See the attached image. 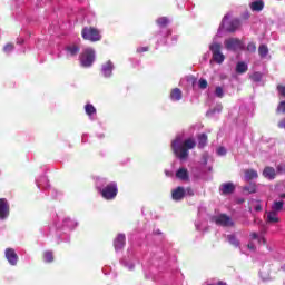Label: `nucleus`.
Instances as JSON below:
<instances>
[{"label": "nucleus", "mask_w": 285, "mask_h": 285, "mask_svg": "<svg viewBox=\"0 0 285 285\" xmlns=\"http://www.w3.org/2000/svg\"><path fill=\"white\" fill-rule=\"evenodd\" d=\"M210 222L216 224V226H223V228H230L235 226V222L227 214H219L216 216H212Z\"/></svg>", "instance_id": "nucleus-4"}, {"label": "nucleus", "mask_w": 285, "mask_h": 285, "mask_svg": "<svg viewBox=\"0 0 285 285\" xmlns=\"http://www.w3.org/2000/svg\"><path fill=\"white\" fill-rule=\"evenodd\" d=\"M12 50H14V43H7L4 47H3V52H12Z\"/></svg>", "instance_id": "nucleus-35"}, {"label": "nucleus", "mask_w": 285, "mask_h": 285, "mask_svg": "<svg viewBox=\"0 0 285 285\" xmlns=\"http://www.w3.org/2000/svg\"><path fill=\"white\" fill-rule=\"evenodd\" d=\"M248 71V65H246L245 62H238L236 65V72L238 75H244V72Z\"/></svg>", "instance_id": "nucleus-24"}, {"label": "nucleus", "mask_w": 285, "mask_h": 285, "mask_svg": "<svg viewBox=\"0 0 285 285\" xmlns=\"http://www.w3.org/2000/svg\"><path fill=\"white\" fill-rule=\"evenodd\" d=\"M247 248H248L249 250H255V244L249 243V244L247 245Z\"/></svg>", "instance_id": "nucleus-44"}, {"label": "nucleus", "mask_w": 285, "mask_h": 285, "mask_svg": "<svg viewBox=\"0 0 285 285\" xmlns=\"http://www.w3.org/2000/svg\"><path fill=\"white\" fill-rule=\"evenodd\" d=\"M255 210H256L257 213H259V210H262V205H257V206L255 207Z\"/></svg>", "instance_id": "nucleus-45"}, {"label": "nucleus", "mask_w": 285, "mask_h": 285, "mask_svg": "<svg viewBox=\"0 0 285 285\" xmlns=\"http://www.w3.org/2000/svg\"><path fill=\"white\" fill-rule=\"evenodd\" d=\"M198 87L200 88V90H206V88H208V81H206V79H200L198 82Z\"/></svg>", "instance_id": "nucleus-34"}, {"label": "nucleus", "mask_w": 285, "mask_h": 285, "mask_svg": "<svg viewBox=\"0 0 285 285\" xmlns=\"http://www.w3.org/2000/svg\"><path fill=\"white\" fill-rule=\"evenodd\" d=\"M247 51L248 52H257V45H255V42H249L247 45Z\"/></svg>", "instance_id": "nucleus-33"}, {"label": "nucleus", "mask_w": 285, "mask_h": 285, "mask_svg": "<svg viewBox=\"0 0 285 285\" xmlns=\"http://www.w3.org/2000/svg\"><path fill=\"white\" fill-rule=\"evenodd\" d=\"M112 70H115V65H112V61L108 60L105 65H102L101 71L104 77H112Z\"/></svg>", "instance_id": "nucleus-14"}, {"label": "nucleus", "mask_w": 285, "mask_h": 285, "mask_svg": "<svg viewBox=\"0 0 285 285\" xmlns=\"http://www.w3.org/2000/svg\"><path fill=\"white\" fill-rule=\"evenodd\" d=\"M80 63L83 68H90L95 63V50L86 49L80 57Z\"/></svg>", "instance_id": "nucleus-6"}, {"label": "nucleus", "mask_w": 285, "mask_h": 285, "mask_svg": "<svg viewBox=\"0 0 285 285\" xmlns=\"http://www.w3.org/2000/svg\"><path fill=\"white\" fill-rule=\"evenodd\" d=\"M180 144V138H176L171 142L173 153L176 155V157H178V159H188V150H193V148L197 146V142L195 141L194 138H187L184 140L181 145Z\"/></svg>", "instance_id": "nucleus-1"}, {"label": "nucleus", "mask_w": 285, "mask_h": 285, "mask_svg": "<svg viewBox=\"0 0 285 285\" xmlns=\"http://www.w3.org/2000/svg\"><path fill=\"white\" fill-rule=\"evenodd\" d=\"M263 177H265V179L273 180L277 177V173L275 171V168L267 166L263 170Z\"/></svg>", "instance_id": "nucleus-15"}, {"label": "nucleus", "mask_w": 285, "mask_h": 285, "mask_svg": "<svg viewBox=\"0 0 285 285\" xmlns=\"http://www.w3.org/2000/svg\"><path fill=\"white\" fill-rule=\"evenodd\" d=\"M126 246V234H118L114 240L115 250H121Z\"/></svg>", "instance_id": "nucleus-13"}, {"label": "nucleus", "mask_w": 285, "mask_h": 285, "mask_svg": "<svg viewBox=\"0 0 285 285\" xmlns=\"http://www.w3.org/2000/svg\"><path fill=\"white\" fill-rule=\"evenodd\" d=\"M209 50L213 55V60L216 62V63H224L225 59H226V56H224V53H222V43L219 42H214L209 46Z\"/></svg>", "instance_id": "nucleus-5"}, {"label": "nucleus", "mask_w": 285, "mask_h": 285, "mask_svg": "<svg viewBox=\"0 0 285 285\" xmlns=\"http://www.w3.org/2000/svg\"><path fill=\"white\" fill-rule=\"evenodd\" d=\"M227 239L232 246H235V248L239 247V239H237L236 235H228Z\"/></svg>", "instance_id": "nucleus-28"}, {"label": "nucleus", "mask_w": 285, "mask_h": 285, "mask_svg": "<svg viewBox=\"0 0 285 285\" xmlns=\"http://www.w3.org/2000/svg\"><path fill=\"white\" fill-rule=\"evenodd\" d=\"M281 199H285V193L279 195Z\"/></svg>", "instance_id": "nucleus-48"}, {"label": "nucleus", "mask_w": 285, "mask_h": 285, "mask_svg": "<svg viewBox=\"0 0 285 285\" xmlns=\"http://www.w3.org/2000/svg\"><path fill=\"white\" fill-rule=\"evenodd\" d=\"M217 285H228L226 282L219 281Z\"/></svg>", "instance_id": "nucleus-47"}, {"label": "nucleus", "mask_w": 285, "mask_h": 285, "mask_svg": "<svg viewBox=\"0 0 285 285\" xmlns=\"http://www.w3.org/2000/svg\"><path fill=\"white\" fill-rule=\"evenodd\" d=\"M244 173L245 181H253V179H257V177H259V174H257V170L255 169H246Z\"/></svg>", "instance_id": "nucleus-18"}, {"label": "nucleus", "mask_w": 285, "mask_h": 285, "mask_svg": "<svg viewBox=\"0 0 285 285\" xmlns=\"http://www.w3.org/2000/svg\"><path fill=\"white\" fill-rule=\"evenodd\" d=\"M4 256L7 262H9L11 266H17V262H19V256L17 255V252H14L13 248H7L4 252Z\"/></svg>", "instance_id": "nucleus-9"}, {"label": "nucleus", "mask_w": 285, "mask_h": 285, "mask_svg": "<svg viewBox=\"0 0 285 285\" xmlns=\"http://www.w3.org/2000/svg\"><path fill=\"white\" fill-rule=\"evenodd\" d=\"M217 155H219L220 157H224V155H226V148L219 147L217 149Z\"/></svg>", "instance_id": "nucleus-40"}, {"label": "nucleus", "mask_w": 285, "mask_h": 285, "mask_svg": "<svg viewBox=\"0 0 285 285\" xmlns=\"http://www.w3.org/2000/svg\"><path fill=\"white\" fill-rule=\"evenodd\" d=\"M85 111H86V115H88L89 117H92V115L97 114V109L95 108V106H92L90 104H87L85 106Z\"/></svg>", "instance_id": "nucleus-27"}, {"label": "nucleus", "mask_w": 285, "mask_h": 285, "mask_svg": "<svg viewBox=\"0 0 285 285\" xmlns=\"http://www.w3.org/2000/svg\"><path fill=\"white\" fill-rule=\"evenodd\" d=\"M249 8L252 12H262V10H264V1L263 0L253 1L249 4Z\"/></svg>", "instance_id": "nucleus-17"}, {"label": "nucleus", "mask_w": 285, "mask_h": 285, "mask_svg": "<svg viewBox=\"0 0 285 285\" xmlns=\"http://www.w3.org/2000/svg\"><path fill=\"white\" fill-rule=\"evenodd\" d=\"M79 50H80L79 46H77V45L67 47V51H69L71 57H75V55H79Z\"/></svg>", "instance_id": "nucleus-30"}, {"label": "nucleus", "mask_w": 285, "mask_h": 285, "mask_svg": "<svg viewBox=\"0 0 285 285\" xmlns=\"http://www.w3.org/2000/svg\"><path fill=\"white\" fill-rule=\"evenodd\" d=\"M226 50H237L242 46L239 38H229L224 41Z\"/></svg>", "instance_id": "nucleus-10"}, {"label": "nucleus", "mask_w": 285, "mask_h": 285, "mask_svg": "<svg viewBox=\"0 0 285 285\" xmlns=\"http://www.w3.org/2000/svg\"><path fill=\"white\" fill-rule=\"evenodd\" d=\"M208 136L206 134L198 135V148H206Z\"/></svg>", "instance_id": "nucleus-22"}, {"label": "nucleus", "mask_w": 285, "mask_h": 285, "mask_svg": "<svg viewBox=\"0 0 285 285\" xmlns=\"http://www.w3.org/2000/svg\"><path fill=\"white\" fill-rule=\"evenodd\" d=\"M267 223L268 224H279V217H277V212H268L267 213Z\"/></svg>", "instance_id": "nucleus-20"}, {"label": "nucleus", "mask_w": 285, "mask_h": 285, "mask_svg": "<svg viewBox=\"0 0 285 285\" xmlns=\"http://www.w3.org/2000/svg\"><path fill=\"white\" fill-rule=\"evenodd\" d=\"M215 95L222 99V97H224V89L222 87H216Z\"/></svg>", "instance_id": "nucleus-37"}, {"label": "nucleus", "mask_w": 285, "mask_h": 285, "mask_svg": "<svg viewBox=\"0 0 285 285\" xmlns=\"http://www.w3.org/2000/svg\"><path fill=\"white\" fill-rule=\"evenodd\" d=\"M243 190L249 195H253L257 193V184L250 183L248 186L243 187Z\"/></svg>", "instance_id": "nucleus-25"}, {"label": "nucleus", "mask_w": 285, "mask_h": 285, "mask_svg": "<svg viewBox=\"0 0 285 285\" xmlns=\"http://www.w3.org/2000/svg\"><path fill=\"white\" fill-rule=\"evenodd\" d=\"M228 19V16H225L222 21V26H225V30L227 32H235L237 28H239V20L234 19L226 23V20Z\"/></svg>", "instance_id": "nucleus-7"}, {"label": "nucleus", "mask_w": 285, "mask_h": 285, "mask_svg": "<svg viewBox=\"0 0 285 285\" xmlns=\"http://www.w3.org/2000/svg\"><path fill=\"white\" fill-rule=\"evenodd\" d=\"M185 195H188L189 197H193L195 195V191L193 190V188L187 187L185 189Z\"/></svg>", "instance_id": "nucleus-39"}, {"label": "nucleus", "mask_w": 285, "mask_h": 285, "mask_svg": "<svg viewBox=\"0 0 285 285\" xmlns=\"http://www.w3.org/2000/svg\"><path fill=\"white\" fill-rule=\"evenodd\" d=\"M177 179H180V181H188L190 179V176L188 174V169L181 167L176 171Z\"/></svg>", "instance_id": "nucleus-16"}, {"label": "nucleus", "mask_w": 285, "mask_h": 285, "mask_svg": "<svg viewBox=\"0 0 285 285\" xmlns=\"http://www.w3.org/2000/svg\"><path fill=\"white\" fill-rule=\"evenodd\" d=\"M249 236L252 237V239H259V235H257V233L255 232H252Z\"/></svg>", "instance_id": "nucleus-43"}, {"label": "nucleus", "mask_w": 285, "mask_h": 285, "mask_svg": "<svg viewBox=\"0 0 285 285\" xmlns=\"http://www.w3.org/2000/svg\"><path fill=\"white\" fill-rule=\"evenodd\" d=\"M276 170L279 175H285V164L277 165Z\"/></svg>", "instance_id": "nucleus-38"}, {"label": "nucleus", "mask_w": 285, "mask_h": 285, "mask_svg": "<svg viewBox=\"0 0 285 285\" xmlns=\"http://www.w3.org/2000/svg\"><path fill=\"white\" fill-rule=\"evenodd\" d=\"M276 112L285 115V100L281 101L277 106Z\"/></svg>", "instance_id": "nucleus-32"}, {"label": "nucleus", "mask_w": 285, "mask_h": 285, "mask_svg": "<svg viewBox=\"0 0 285 285\" xmlns=\"http://www.w3.org/2000/svg\"><path fill=\"white\" fill-rule=\"evenodd\" d=\"M276 90H278L281 97H285V86L277 85Z\"/></svg>", "instance_id": "nucleus-36"}, {"label": "nucleus", "mask_w": 285, "mask_h": 285, "mask_svg": "<svg viewBox=\"0 0 285 285\" xmlns=\"http://www.w3.org/2000/svg\"><path fill=\"white\" fill-rule=\"evenodd\" d=\"M118 193L119 188L117 187V183H109L100 190L101 197L108 202L115 199Z\"/></svg>", "instance_id": "nucleus-3"}, {"label": "nucleus", "mask_w": 285, "mask_h": 285, "mask_svg": "<svg viewBox=\"0 0 285 285\" xmlns=\"http://www.w3.org/2000/svg\"><path fill=\"white\" fill-rule=\"evenodd\" d=\"M186 197V189L181 186L177 187L176 189L171 190V198L174 202H181Z\"/></svg>", "instance_id": "nucleus-11"}, {"label": "nucleus", "mask_w": 285, "mask_h": 285, "mask_svg": "<svg viewBox=\"0 0 285 285\" xmlns=\"http://www.w3.org/2000/svg\"><path fill=\"white\" fill-rule=\"evenodd\" d=\"M250 16L247 13V17H246V19H248Z\"/></svg>", "instance_id": "nucleus-49"}, {"label": "nucleus", "mask_w": 285, "mask_h": 285, "mask_svg": "<svg viewBox=\"0 0 285 285\" xmlns=\"http://www.w3.org/2000/svg\"><path fill=\"white\" fill-rule=\"evenodd\" d=\"M43 257V262H46L47 264H52V262H55V254H52V252L47 250L42 254Z\"/></svg>", "instance_id": "nucleus-23"}, {"label": "nucleus", "mask_w": 285, "mask_h": 285, "mask_svg": "<svg viewBox=\"0 0 285 285\" xmlns=\"http://www.w3.org/2000/svg\"><path fill=\"white\" fill-rule=\"evenodd\" d=\"M258 55H259L261 59L266 58L268 56V46L261 45L258 47Z\"/></svg>", "instance_id": "nucleus-26"}, {"label": "nucleus", "mask_w": 285, "mask_h": 285, "mask_svg": "<svg viewBox=\"0 0 285 285\" xmlns=\"http://www.w3.org/2000/svg\"><path fill=\"white\" fill-rule=\"evenodd\" d=\"M156 23L160 26V28H166L170 21L166 17H161L156 20Z\"/></svg>", "instance_id": "nucleus-29"}, {"label": "nucleus", "mask_w": 285, "mask_h": 285, "mask_svg": "<svg viewBox=\"0 0 285 285\" xmlns=\"http://www.w3.org/2000/svg\"><path fill=\"white\" fill-rule=\"evenodd\" d=\"M278 128L285 129V118L281 119L277 124Z\"/></svg>", "instance_id": "nucleus-41"}, {"label": "nucleus", "mask_w": 285, "mask_h": 285, "mask_svg": "<svg viewBox=\"0 0 285 285\" xmlns=\"http://www.w3.org/2000/svg\"><path fill=\"white\" fill-rule=\"evenodd\" d=\"M137 52L141 53V52H148V47H139L137 49Z\"/></svg>", "instance_id": "nucleus-42"}, {"label": "nucleus", "mask_w": 285, "mask_h": 285, "mask_svg": "<svg viewBox=\"0 0 285 285\" xmlns=\"http://www.w3.org/2000/svg\"><path fill=\"white\" fill-rule=\"evenodd\" d=\"M183 92L179 88H174L170 92L171 101H181Z\"/></svg>", "instance_id": "nucleus-19"}, {"label": "nucleus", "mask_w": 285, "mask_h": 285, "mask_svg": "<svg viewBox=\"0 0 285 285\" xmlns=\"http://www.w3.org/2000/svg\"><path fill=\"white\" fill-rule=\"evenodd\" d=\"M252 81H254L255 83H259V81H262V73L261 72H254L250 76Z\"/></svg>", "instance_id": "nucleus-31"}, {"label": "nucleus", "mask_w": 285, "mask_h": 285, "mask_svg": "<svg viewBox=\"0 0 285 285\" xmlns=\"http://www.w3.org/2000/svg\"><path fill=\"white\" fill-rule=\"evenodd\" d=\"M235 184L224 183L219 186V191L222 195H233L235 193Z\"/></svg>", "instance_id": "nucleus-12"}, {"label": "nucleus", "mask_w": 285, "mask_h": 285, "mask_svg": "<svg viewBox=\"0 0 285 285\" xmlns=\"http://www.w3.org/2000/svg\"><path fill=\"white\" fill-rule=\"evenodd\" d=\"M81 37L85 41H91V43H95L97 41H101V31L95 27H85L81 30Z\"/></svg>", "instance_id": "nucleus-2"}, {"label": "nucleus", "mask_w": 285, "mask_h": 285, "mask_svg": "<svg viewBox=\"0 0 285 285\" xmlns=\"http://www.w3.org/2000/svg\"><path fill=\"white\" fill-rule=\"evenodd\" d=\"M10 217V204L6 198H0V219H8Z\"/></svg>", "instance_id": "nucleus-8"}, {"label": "nucleus", "mask_w": 285, "mask_h": 285, "mask_svg": "<svg viewBox=\"0 0 285 285\" xmlns=\"http://www.w3.org/2000/svg\"><path fill=\"white\" fill-rule=\"evenodd\" d=\"M282 210H284V200H275L272 204V212L282 213Z\"/></svg>", "instance_id": "nucleus-21"}, {"label": "nucleus", "mask_w": 285, "mask_h": 285, "mask_svg": "<svg viewBox=\"0 0 285 285\" xmlns=\"http://www.w3.org/2000/svg\"><path fill=\"white\" fill-rule=\"evenodd\" d=\"M258 242H259V244H264V246H265V244H266V238H261V239H258Z\"/></svg>", "instance_id": "nucleus-46"}]
</instances>
